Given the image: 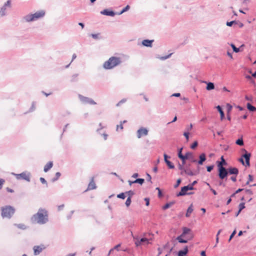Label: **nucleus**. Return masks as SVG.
<instances>
[{
	"label": "nucleus",
	"mask_w": 256,
	"mask_h": 256,
	"mask_svg": "<svg viewBox=\"0 0 256 256\" xmlns=\"http://www.w3.org/2000/svg\"><path fill=\"white\" fill-rule=\"evenodd\" d=\"M100 14L102 15L110 16H114L116 14H117L112 10L108 8L104 9L101 11Z\"/></svg>",
	"instance_id": "obj_13"
},
{
	"label": "nucleus",
	"mask_w": 256,
	"mask_h": 256,
	"mask_svg": "<svg viewBox=\"0 0 256 256\" xmlns=\"http://www.w3.org/2000/svg\"><path fill=\"white\" fill-rule=\"evenodd\" d=\"M198 183L197 180H194L192 183L188 184L186 186L188 188V190H193L194 189V186Z\"/></svg>",
	"instance_id": "obj_29"
},
{
	"label": "nucleus",
	"mask_w": 256,
	"mask_h": 256,
	"mask_svg": "<svg viewBox=\"0 0 256 256\" xmlns=\"http://www.w3.org/2000/svg\"><path fill=\"white\" fill-rule=\"evenodd\" d=\"M100 135H102V136H103L104 137V139L106 140H107L108 138V135L106 133V132H104L102 134L100 132Z\"/></svg>",
	"instance_id": "obj_60"
},
{
	"label": "nucleus",
	"mask_w": 256,
	"mask_h": 256,
	"mask_svg": "<svg viewBox=\"0 0 256 256\" xmlns=\"http://www.w3.org/2000/svg\"><path fill=\"white\" fill-rule=\"evenodd\" d=\"M12 174L16 176V178L17 180H20L22 178L28 182H30V174L28 172H24L19 174H16L14 173H12Z\"/></svg>",
	"instance_id": "obj_7"
},
{
	"label": "nucleus",
	"mask_w": 256,
	"mask_h": 256,
	"mask_svg": "<svg viewBox=\"0 0 256 256\" xmlns=\"http://www.w3.org/2000/svg\"><path fill=\"white\" fill-rule=\"evenodd\" d=\"M203 82L206 84V89L208 90H212L214 88V84L213 82H206V81H204Z\"/></svg>",
	"instance_id": "obj_22"
},
{
	"label": "nucleus",
	"mask_w": 256,
	"mask_h": 256,
	"mask_svg": "<svg viewBox=\"0 0 256 256\" xmlns=\"http://www.w3.org/2000/svg\"><path fill=\"white\" fill-rule=\"evenodd\" d=\"M236 230H234L232 232V233L230 235V238L228 239V242H230L231 240L234 238V236H235V234H236Z\"/></svg>",
	"instance_id": "obj_46"
},
{
	"label": "nucleus",
	"mask_w": 256,
	"mask_h": 256,
	"mask_svg": "<svg viewBox=\"0 0 256 256\" xmlns=\"http://www.w3.org/2000/svg\"><path fill=\"white\" fill-rule=\"evenodd\" d=\"M192 128V124H190V126H188L186 128V132H189L190 130H191Z\"/></svg>",
	"instance_id": "obj_63"
},
{
	"label": "nucleus",
	"mask_w": 256,
	"mask_h": 256,
	"mask_svg": "<svg viewBox=\"0 0 256 256\" xmlns=\"http://www.w3.org/2000/svg\"><path fill=\"white\" fill-rule=\"evenodd\" d=\"M216 108L220 114L224 112V111H223L222 108L221 106L218 105V106H216Z\"/></svg>",
	"instance_id": "obj_51"
},
{
	"label": "nucleus",
	"mask_w": 256,
	"mask_h": 256,
	"mask_svg": "<svg viewBox=\"0 0 256 256\" xmlns=\"http://www.w3.org/2000/svg\"><path fill=\"white\" fill-rule=\"evenodd\" d=\"M45 15V12L43 10L38 11L34 14H29L25 16L23 19L26 22H30L36 20L38 19L43 18Z\"/></svg>",
	"instance_id": "obj_3"
},
{
	"label": "nucleus",
	"mask_w": 256,
	"mask_h": 256,
	"mask_svg": "<svg viewBox=\"0 0 256 256\" xmlns=\"http://www.w3.org/2000/svg\"><path fill=\"white\" fill-rule=\"evenodd\" d=\"M232 106L230 105V104H226V109L228 113H229L232 110Z\"/></svg>",
	"instance_id": "obj_49"
},
{
	"label": "nucleus",
	"mask_w": 256,
	"mask_h": 256,
	"mask_svg": "<svg viewBox=\"0 0 256 256\" xmlns=\"http://www.w3.org/2000/svg\"><path fill=\"white\" fill-rule=\"evenodd\" d=\"M198 146V142L197 141H194L191 145L190 148L192 149H195Z\"/></svg>",
	"instance_id": "obj_40"
},
{
	"label": "nucleus",
	"mask_w": 256,
	"mask_h": 256,
	"mask_svg": "<svg viewBox=\"0 0 256 256\" xmlns=\"http://www.w3.org/2000/svg\"><path fill=\"white\" fill-rule=\"evenodd\" d=\"M188 252V246H186L182 250H180L178 252V256H186Z\"/></svg>",
	"instance_id": "obj_18"
},
{
	"label": "nucleus",
	"mask_w": 256,
	"mask_h": 256,
	"mask_svg": "<svg viewBox=\"0 0 256 256\" xmlns=\"http://www.w3.org/2000/svg\"><path fill=\"white\" fill-rule=\"evenodd\" d=\"M96 186L95 183L94 182L93 180H92L88 184V188L84 192H86L88 190H92L96 189Z\"/></svg>",
	"instance_id": "obj_24"
},
{
	"label": "nucleus",
	"mask_w": 256,
	"mask_h": 256,
	"mask_svg": "<svg viewBox=\"0 0 256 256\" xmlns=\"http://www.w3.org/2000/svg\"><path fill=\"white\" fill-rule=\"evenodd\" d=\"M78 76V74H73L71 77L70 82H77Z\"/></svg>",
	"instance_id": "obj_35"
},
{
	"label": "nucleus",
	"mask_w": 256,
	"mask_h": 256,
	"mask_svg": "<svg viewBox=\"0 0 256 256\" xmlns=\"http://www.w3.org/2000/svg\"><path fill=\"white\" fill-rule=\"evenodd\" d=\"M184 172L186 174L190 176H194L198 174V170H196L193 172L190 169H189L187 166H186V168Z\"/></svg>",
	"instance_id": "obj_16"
},
{
	"label": "nucleus",
	"mask_w": 256,
	"mask_h": 256,
	"mask_svg": "<svg viewBox=\"0 0 256 256\" xmlns=\"http://www.w3.org/2000/svg\"><path fill=\"white\" fill-rule=\"evenodd\" d=\"M247 108L250 112H254L256 110V108L252 106L250 103L248 102L246 104Z\"/></svg>",
	"instance_id": "obj_28"
},
{
	"label": "nucleus",
	"mask_w": 256,
	"mask_h": 256,
	"mask_svg": "<svg viewBox=\"0 0 256 256\" xmlns=\"http://www.w3.org/2000/svg\"><path fill=\"white\" fill-rule=\"evenodd\" d=\"M184 236H181V235L178 236L176 237V240H177L178 242L182 243V244H186L188 242V240H188V238H186V239H184L182 238H184Z\"/></svg>",
	"instance_id": "obj_21"
},
{
	"label": "nucleus",
	"mask_w": 256,
	"mask_h": 256,
	"mask_svg": "<svg viewBox=\"0 0 256 256\" xmlns=\"http://www.w3.org/2000/svg\"><path fill=\"white\" fill-rule=\"evenodd\" d=\"M46 248V246L43 244H41L39 246H34L33 247L34 255L38 256L42 252V251L45 250Z\"/></svg>",
	"instance_id": "obj_10"
},
{
	"label": "nucleus",
	"mask_w": 256,
	"mask_h": 256,
	"mask_svg": "<svg viewBox=\"0 0 256 256\" xmlns=\"http://www.w3.org/2000/svg\"><path fill=\"white\" fill-rule=\"evenodd\" d=\"M164 162H166V160H168V158H170V156H168V155H167L166 154H164Z\"/></svg>",
	"instance_id": "obj_58"
},
{
	"label": "nucleus",
	"mask_w": 256,
	"mask_h": 256,
	"mask_svg": "<svg viewBox=\"0 0 256 256\" xmlns=\"http://www.w3.org/2000/svg\"><path fill=\"white\" fill-rule=\"evenodd\" d=\"M172 53H170V54H169L168 55L163 56H160V57H159L158 58L162 60H166L168 58H170V56H172Z\"/></svg>",
	"instance_id": "obj_39"
},
{
	"label": "nucleus",
	"mask_w": 256,
	"mask_h": 256,
	"mask_svg": "<svg viewBox=\"0 0 256 256\" xmlns=\"http://www.w3.org/2000/svg\"><path fill=\"white\" fill-rule=\"evenodd\" d=\"M117 197L121 199H124L126 198V192H122L120 193V194H118L117 195Z\"/></svg>",
	"instance_id": "obj_42"
},
{
	"label": "nucleus",
	"mask_w": 256,
	"mask_h": 256,
	"mask_svg": "<svg viewBox=\"0 0 256 256\" xmlns=\"http://www.w3.org/2000/svg\"><path fill=\"white\" fill-rule=\"evenodd\" d=\"M189 156H191L192 158H193V155L192 152H187L184 155H181V156H178L179 158H180L182 160H186L189 158Z\"/></svg>",
	"instance_id": "obj_20"
},
{
	"label": "nucleus",
	"mask_w": 256,
	"mask_h": 256,
	"mask_svg": "<svg viewBox=\"0 0 256 256\" xmlns=\"http://www.w3.org/2000/svg\"><path fill=\"white\" fill-rule=\"evenodd\" d=\"M190 190L186 186L181 188L180 192L176 194L177 196H184L187 195V192Z\"/></svg>",
	"instance_id": "obj_15"
},
{
	"label": "nucleus",
	"mask_w": 256,
	"mask_h": 256,
	"mask_svg": "<svg viewBox=\"0 0 256 256\" xmlns=\"http://www.w3.org/2000/svg\"><path fill=\"white\" fill-rule=\"evenodd\" d=\"M61 174L60 172H56L55 174V176L53 178L52 180V182H54L56 181L59 178Z\"/></svg>",
	"instance_id": "obj_36"
},
{
	"label": "nucleus",
	"mask_w": 256,
	"mask_h": 256,
	"mask_svg": "<svg viewBox=\"0 0 256 256\" xmlns=\"http://www.w3.org/2000/svg\"><path fill=\"white\" fill-rule=\"evenodd\" d=\"M236 144L238 146H242L244 145V140H243V139H242V138L241 137L239 138H238L236 141Z\"/></svg>",
	"instance_id": "obj_32"
},
{
	"label": "nucleus",
	"mask_w": 256,
	"mask_h": 256,
	"mask_svg": "<svg viewBox=\"0 0 256 256\" xmlns=\"http://www.w3.org/2000/svg\"><path fill=\"white\" fill-rule=\"evenodd\" d=\"M132 200L131 198L130 197H128L127 198V200H126V202H125V204L127 207L129 206L131 204Z\"/></svg>",
	"instance_id": "obj_44"
},
{
	"label": "nucleus",
	"mask_w": 256,
	"mask_h": 256,
	"mask_svg": "<svg viewBox=\"0 0 256 256\" xmlns=\"http://www.w3.org/2000/svg\"><path fill=\"white\" fill-rule=\"evenodd\" d=\"M100 34L99 33L98 34H90V36L94 39L95 40H99L100 39Z\"/></svg>",
	"instance_id": "obj_37"
},
{
	"label": "nucleus",
	"mask_w": 256,
	"mask_h": 256,
	"mask_svg": "<svg viewBox=\"0 0 256 256\" xmlns=\"http://www.w3.org/2000/svg\"><path fill=\"white\" fill-rule=\"evenodd\" d=\"M32 223L44 224L48 222V210L43 208H40L38 212L31 218Z\"/></svg>",
	"instance_id": "obj_1"
},
{
	"label": "nucleus",
	"mask_w": 256,
	"mask_h": 256,
	"mask_svg": "<svg viewBox=\"0 0 256 256\" xmlns=\"http://www.w3.org/2000/svg\"><path fill=\"white\" fill-rule=\"evenodd\" d=\"M78 97L80 102L84 104H90L92 105L96 104V103L92 98L88 97L83 96L80 94L78 95Z\"/></svg>",
	"instance_id": "obj_8"
},
{
	"label": "nucleus",
	"mask_w": 256,
	"mask_h": 256,
	"mask_svg": "<svg viewBox=\"0 0 256 256\" xmlns=\"http://www.w3.org/2000/svg\"><path fill=\"white\" fill-rule=\"evenodd\" d=\"M181 182H182L181 178L178 179L176 180V184L174 185V188H178Z\"/></svg>",
	"instance_id": "obj_48"
},
{
	"label": "nucleus",
	"mask_w": 256,
	"mask_h": 256,
	"mask_svg": "<svg viewBox=\"0 0 256 256\" xmlns=\"http://www.w3.org/2000/svg\"><path fill=\"white\" fill-rule=\"evenodd\" d=\"M146 176L148 177L147 180L152 183L151 176L149 174L146 173Z\"/></svg>",
	"instance_id": "obj_64"
},
{
	"label": "nucleus",
	"mask_w": 256,
	"mask_h": 256,
	"mask_svg": "<svg viewBox=\"0 0 256 256\" xmlns=\"http://www.w3.org/2000/svg\"><path fill=\"white\" fill-rule=\"evenodd\" d=\"M221 161H217L216 164L218 166V176H225L226 174V168L224 166H226L227 162L224 160V156L220 158Z\"/></svg>",
	"instance_id": "obj_5"
},
{
	"label": "nucleus",
	"mask_w": 256,
	"mask_h": 256,
	"mask_svg": "<svg viewBox=\"0 0 256 256\" xmlns=\"http://www.w3.org/2000/svg\"><path fill=\"white\" fill-rule=\"evenodd\" d=\"M206 160V156L204 153L201 154L199 156V160L197 161L196 162L199 165L203 164V163Z\"/></svg>",
	"instance_id": "obj_19"
},
{
	"label": "nucleus",
	"mask_w": 256,
	"mask_h": 256,
	"mask_svg": "<svg viewBox=\"0 0 256 256\" xmlns=\"http://www.w3.org/2000/svg\"><path fill=\"white\" fill-rule=\"evenodd\" d=\"M192 204H191L190 206L186 210V216L188 218L190 216L191 213L193 212Z\"/></svg>",
	"instance_id": "obj_25"
},
{
	"label": "nucleus",
	"mask_w": 256,
	"mask_h": 256,
	"mask_svg": "<svg viewBox=\"0 0 256 256\" xmlns=\"http://www.w3.org/2000/svg\"><path fill=\"white\" fill-rule=\"evenodd\" d=\"M245 152V153L242 155V157L245 158L246 160V166H250V158L251 154L250 153H248L246 150H244Z\"/></svg>",
	"instance_id": "obj_14"
},
{
	"label": "nucleus",
	"mask_w": 256,
	"mask_h": 256,
	"mask_svg": "<svg viewBox=\"0 0 256 256\" xmlns=\"http://www.w3.org/2000/svg\"><path fill=\"white\" fill-rule=\"evenodd\" d=\"M10 4H11V0H8L6 2L4 3V6H5L6 7H7V6L10 7Z\"/></svg>",
	"instance_id": "obj_56"
},
{
	"label": "nucleus",
	"mask_w": 256,
	"mask_h": 256,
	"mask_svg": "<svg viewBox=\"0 0 256 256\" xmlns=\"http://www.w3.org/2000/svg\"><path fill=\"white\" fill-rule=\"evenodd\" d=\"M174 204H175L174 201H172V202H167L162 206V209L164 210H166L168 208H170L172 205Z\"/></svg>",
	"instance_id": "obj_26"
},
{
	"label": "nucleus",
	"mask_w": 256,
	"mask_h": 256,
	"mask_svg": "<svg viewBox=\"0 0 256 256\" xmlns=\"http://www.w3.org/2000/svg\"><path fill=\"white\" fill-rule=\"evenodd\" d=\"M130 8V6L129 5H127L126 7H124L120 12H118L117 14L118 15H120L122 14L123 13L127 12L128 10Z\"/></svg>",
	"instance_id": "obj_33"
},
{
	"label": "nucleus",
	"mask_w": 256,
	"mask_h": 256,
	"mask_svg": "<svg viewBox=\"0 0 256 256\" xmlns=\"http://www.w3.org/2000/svg\"><path fill=\"white\" fill-rule=\"evenodd\" d=\"M214 166L210 165L206 166V170L208 172H210L214 168Z\"/></svg>",
	"instance_id": "obj_50"
},
{
	"label": "nucleus",
	"mask_w": 256,
	"mask_h": 256,
	"mask_svg": "<svg viewBox=\"0 0 256 256\" xmlns=\"http://www.w3.org/2000/svg\"><path fill=\"white\" fill-rule=\"evenodd\" d=\"M167 166L170 169H174V165L170 161L166 160V162H165Z\"/></svg>",
	"instance_id": "obj_34"
},
{
	"label": "nucleus",
	"mask_w": 256,
	"mask_h": 256,
	"mask_svg": "<svg viewBox=\"0 0 256 256\" xmlns=\"http://www.w3.org/2000/svg\"><path fill=\"white\" fill-rule=\"evenodd\" d=\"M126 102V98H122V100H120L116 104V106H120L122 104H124Z\"/></svg>",
	"instance_id": "obj_47"
},
{
	"label": "nucleus",
	"mask_w": 256,
	"mask_h": 256,
	"mask_svg": "<svg viewBox=\"0 0 256 256\" xmlns=\"http://www.w3.org/2000/svg\"><path fill=\"white\" fill-rule=\"evenodd\" d=\"M183 150V148H181L178 150V156H181V155H182V151Z\"/></svg>",
	"instance_id": "obj_57"
},
{
	"label": "nucleus",
	"mask_w": 256,
	"mask_h": 256,
	"mask_svg": "<svg viewBox=\"0 0 256 256\" xmlns=\"http://www.w3.org/2000/svg\"><path fill=\"white\" fill-rule=\"evenodd\" d=\"M121 58L119 57L112 56L105 62L103 64V67L106 70H110L122 63Z\"/></svg>",
	"instance_id": "obj_2"
},
{
	"label": "nucleus",
	"mask_w": 256,
	"mask_h": 256,
	"mask_svg": "<svg viewBox=\"0 0 256 256\" xmlns=\"http://www.w3.org/2000/svg\"><path fill=\"white\" fill-rule=\"evenodd\" d=\"M230 46H231L232 48L233 51H234V52H240V48L241 47H242V46H244V45H243V44H242V45L240 46V48H236L234 44H230Z\"/></svg>",
	"instance_id": "obj_27"
},
{
	"label": "nucleus",
	"mask_w": 256,
	"mask_h": 256,
	"mask_svg": "<svg viewBox=\"0 0 256 256\" xmlns=\"http://www.w3.org/2000/svg\"><path fill=\"white\" fill-rule=\"evenodd\" d=\"M226 174L225 176H218L220 180H226L228 174H233L237 176L238 174V170L236 168L234 167H230L228 169L226 168Z\"/></svg>",
	"instance_id": "obj_6"
},
{
	"label": "nucleus",
	"mask_w": 256,
	"mask_h": 256,
	"mask_svg": "<svg viewBox=\"0 0 256 256\" xmlns=\"http://www.w3.org/2000/svg\"><path fill=\"white\" fill-rule=\"evenodd\" d=\"M136 246H138L144 243H148V240L146 238H138V236H133Z\"/></svg>",
	"instance_id": "obj_12"
},
{
	"label": "nucleus",
	"mask_w": 256,
	"mask_h": 256,
	"mask_svg": "<svg viewBox=\"0 0 256 256\" xmlns=\"http://www.w3.org/2000/svg\"><path fill=\"white\" fill-rule=\"evenodd\" d=\"M126 194H127L128 196V197H130V198H132V196L134 194V192L132 190L126 192Z\"/></svg>",
	"instance_id": "obj_43"
},
{
	"label": "nucleus",
	"mask_w": 256,
	"mask_h": 256,
	"mask_svg": "<svg viewBox=\"0 0 256 256\" xmlns=\"http://www.w3.org/2000/svg\"><path fill=\"white\" fill-rule=\"evenodd\" d=\"M1 216L3 218H10L15 212V209L10 206H6L1 208Z\"/></svg>",
	"instance_id": "obj_4"
},
{
	"label": "nucleus",
	"mask_w": 256,
	"mask_h": 256,
	"mask_svg": "<svg viewBox=\"0 0 256 256\" xmlns=\"http://www.w3.org/2000/svg\"><path fill=\"white\" fill-rule=\"evenodd\" d=\"M15 225L19 228L22 230H25L26 228V226L24 224H15Z\"/></svg>",
	"instance_id": "obj_41"
},
{
	"label": "nucleus",
	"mask_w": 256,
	"mask_h": 256,
	"mask_svg": "<svg viewBox=\"0 0 256 256\" xmlns=\"http://www.w3.org/2000/svg\"><path fill=\"white\" fill-rule=\"evenodd\" d=\"M6 7L3 6L0 9V12L1 13V16H5L6 14Z\"/></svg>",
	"instance_id": "obj_31"
},
{
	"label": "nucleus",
	"mask_w": 256,
	"mask_h": 256,
	"mask_svg": "<svg viewBox=\"0 0 256 256\" xmlns=\"http://www.w3.org/2000/svg\"><path fill=\"white\" fill-rule=\"evenodd\" d=\"M189 135L190 133L188 132H185L184 133V136L187 140H189Z\"/></svg>",
	"instance_id": "obj_53"
},
{
	"label": "nucleus",
	"mask_w": 256,
	"mask_h": 256,
	"mask_svg": "<svg viewBox=\"0 0 256 256\" xmlns=\"http://www.w3.org/2000/svg\"><path fill=\"white\" fill-rule=\"evenodd\" d=\"M148 130L144 127L140 128L136 132V136L138 138H141L142 136H146L148 134Z\"/></svg>",
	"instance_id": "obj_11"
},
{
	"label": "nucleus",
	"mask_w": 256,
	"mask_h": 256,
	"mask_svg": "<svg viewBox=\"0 0 256 256\" xmlns=\"http://www.w3.org/2000/svg\"><path fill=\"white\" fill-rule=\"evenodd\" d=\"M4 180L2 178H0V190L2 188V186L4 182Z\"/></svg>",
	"instance_id": "obj_61"
},
{
	"label": "nucleus",
	"mask_w": 256,
	"mask_h": 256,
	"mask_svg": "<svg viewBox=\"0 0 256 256\" xmlns=\"http://www.w3.org/2000/svg\"><path fill=\"white\" fill-rule=\"evenodd\" d=\"M154 42V40H150L148 39H146L143 40L142 42V44L143 46H146V47H150L152 48V43Z\"/></svg>",
	"instance_id": "obj_17"
},
{
	"label": "nucleus",
	"mask_w": 256,
	"mask_h": 256,
	"mask_svg": "<svg viewBox=\"0 0 256 256\" xmlns=\"http://www.w3.org/2000/svg\"><path fill=\"white\" fill-rule=\"evenodd\" d=\"M238 24V22L234 20L230 22H227L226 23V24L228 26H232L234 24Z\"/></svg>",
	"instance_id": "obj_38"
},
{
	"label": "nucleus",
	"mask_w": 256,
	"mask_h": 256,
	"mask_svg": "<svg viewBox=\"0 0 256 256\" xmlns=\"http://www.w3.org/2000/svg\"><path fill=\"white\" fill-rule=\"evenodd\" d=\"M120 125H117V126H116V130H118V129L120 128V130H123L124 128V127H123V126L122 124V121L120 122Z\"/></svg>",
	"instance_id": "obj_59"
},
{
	"label": "nucleus",
	"mask_w": 256,
	"mask_h": 256,
	"mask_svg": "<svg viewBox=\"0 0 256 256\" xmlns=\"http://www.w3.org/2000/svg\"><path fill=\"white\" fill-rule=\"evenodd\" d=\"M180 235L181 236H184L186 238H188V240H192L194 238L192 230L187 227L182 228V232Z\"/></svg>",
	"instance_id": "obj_9"
},
{
	"label": "nucleus",
	"mask_w": 256,
	"mask_h": 256,
	"mask_svg": "<svg viewBox=\"0 0 256 256\" xmlns=\"http://www.w3.org/2000/svg\"><path fill=\"white\" fill-rule=\"evenodd\" d=\"M244 204H245L244 202L240 203L238 206V210L242 211L243 209H244L245 208Z\"/></svg>",
	"instance_id": "obj_45"
},
{
	"label": "nucleus",
	"mask_w": 256,
	"mask_h": 256,
	"mask_svg": "<svg viewBox=\"0 0 256 256\" xmlns=\"http://www.w3.org/2000/svg\"><path fill=\"white\" fill-rule=\"evenodd\" d=\"M40 182L43 184H46V186H48V183L46 180L44 178H40Z\"/></svg>",
	"instance_id": "obj_52"
},
{
	"label": "nucleus",
	"mask_w": 256,
	"mask_h": 256,
	"mask_svg": "<svg viewBox=\"0 0 256 256\" xmlns=\"http://www.w3.org/2000/svg\"><path fill=\"white\" fill-rule=\"evenodd\" d=\"M74 212V210L70 211V214L66 216V218H67L68 220L71 219L72 215L73 214Z\"/></svg>",
	"instance_id": "obj_55"
},
{
	"label": "nucleus",
	"mask_w": 256,
	"mask_h": 256,
	"mask_svg": "<svg viewBox=\"0 0 256 256\" xmlns=\"http://www.w3.org/2000/svg\"><path fill=\"white\" fill-rule=\"evenodd\" d=\"M178 169L180 170H184L186 167H184V165L178 162Z\"/></svg>",
	"instance_id": "obj_54"
},
{
	"label": "nucleus",
	"mask_w": 256,
	"mask_h": 256,
	"mask_svg": "<svg viewBox=\"0 0 256 256\" xmlns=\"http://www.w3.org/2000/svg\"><path fill=\"white\" fill-rule=\"evenodd\" d=\"M144 201L146 202V206H149L150 204V198H146L144 199Z\"/></svg>",
	"instance_id": "obj_62"
},
{
	"label": "nucleus",
	"mask_w": 256,
	"mask_h": 256,
	"mask_svg": "<svg viewBox=\"0 0 256 256\" xmlns=\"http://www.w3.org/2000/svg\"><path fill=\"white\" fill-rule=\"evenodd\" d=\"M134 182L135 184H139L140 185H142L144 182V179L142 178H136V180H134Z\"/></svg>",
	"instance_id": "obj_30"
},
{
	"label": "nucleus",
	"mask_w": 256,
	"mask_h": 256,
	"mask_svg": "<svg viewBox=\"0 0 256 256\" xmlns=\"http://www.w3.org/2000/svg\"><path fill=\"white\" fill-rule=\"evenodd\" d=\"M52 166L53 162L52 161L48 162L44 166V171L45 172H48L52 167Z\"/></svg>",
	"instance_id": "obj_23"
}]
</instances>
